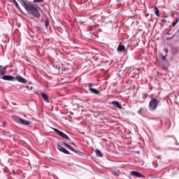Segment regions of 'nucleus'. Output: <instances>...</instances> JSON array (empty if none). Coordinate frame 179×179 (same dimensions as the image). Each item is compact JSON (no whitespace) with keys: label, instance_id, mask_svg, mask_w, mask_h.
<instances>
[{"label":"nucleus","instance_id":"1","mask_svg":"<svg viewBox=\"0 0 179 179\" xmlns=\"http://www.w3.org/2000/svg\"><path fill=\"white\" fill-rule=\"evenodd\" d=\"M18 1L22 6H23L24 9L31 16L32 19H40L41 14H40V11H38V9H37L36 6L27 1H24V0Z\"/></svg>","mask_w":179,"mask_h":179},{"label":"nucleus","instance_id":"2","mask_svg":"<svg viewBox=\"0 0 179 179\" xmlns=\"http://www.w3.org/2000/svg\"><path fill=\"white\" fill-rule=\"evenodd\" d=\"M159 104H160V100L151 96V100L148 104L150 111H156V110H157V107H159Z\"/></svg>","mask_w":179,"mask_h":179},{"label":"nucleus","instance_id":"3","mask_svg":"<svg viewBox=\"0 0 179 179\" xmlns=\"http://www.w3.org/2000/svg\"><path fill=\"white\" fill-rule=\"evenodd\" d=\"M52 129L55 132V134H57L61 138H63L64 139H68V141H71V138L68 135H66L65 133L61 131L59 129L52 127Z\"/></svg>","mask_w":179,"mask_h":179},{"label":"nucleus","instance_id":"4","mask_svg":"<svg viewBox=\"0 0 179 179\" xmlns=\"http://www.w3.org/2000/svg\"><path fill=\"white\" fill-rule=\"evenodd\" d=\"M130 176H131L132 177H136L137 178H145V175H143L136 171H131Z\"/></svg>","mask_w":179,"mask_h":179},{"label":"nucleus","instance_id":"5","mask_svg":"<svg viewBox=\"0 0 179 179\" xmlns=\"http://www.w3.org/2000/svg\"><path fill=\"white\" fill-rule=\"evenodd\" d=\"M15 80H17V82H19L20 83H23L24 85H27V83H29V81L19 76H17L15 78Z\"/></svg>","mask_w":179,"mask_h":179},{"label":"nucleus","instance_id":"6","mask_svg":"<svg viewBox=\"0 0 179 179\" xmlns=\"http://www.w3.org/2000/svg\"><path fill=\"white\" fill-rule=\"evenodd\" d=\"M61 145H63L64 146L67 148V149H69V150H71V152H74V153H79V151L75 150V148H73V147H72L71 145H69L65 142H61Z\"/></svg>","mask_w":179,"mask_h":179},{"label":"nucleus","instance_id":"7","mask_svg":"<svg viewBox=\"0 0 179 179\" xmlns=\"http://www.w3.org/2000/svg\"><path fill=\"white\" fill-rule=\"evenodd\" d=\"M57 149L58 150H59V152H62V153H64V155H71V152H69L68 150L62 147V145H61V143L57 145Z\"/></svg>","mask_w":179,"mask_h":179},{"label":"nucleus","instance_id":"8","mask_svg":"<svg viewBox=\"0 0 179 179\" xmlns=\"http://www.w3.org/2000/svg\"><path fill=\"white\" fill-rule=\"evenodd\" d=\"M110 104H113V106L116 107V108H119V110H122L123 108L122 106L121 105V103H120L118 101H113L110 102Z\"/></svg>","mask_w":179,"mask_h":179},{"label":"nucleus","instance_id":"9","mask_svg":"<svg viewBox=\"0 0 179 179\" xmlns=\"http://www.w3.org/2000/svg\"><path fill=\"white\" fill-rule=\"evenodd\" d=\"M92 86H93V84H90L89 86L91 93H93L94 94H100V92H99L96 88H92Z\"/></svg>","mask_w":179,"mask_h":179},{"label":"nucleus","instance_id":"10","mask_svg":"<svg viewBox=\"0 0 179 179\" xmlns=\"http://www.w3.org/2000/svg\"><path fill=\"white\" fill-rule=\"evenodd\" d=\"M2 79L3 80H15V77L12 76H3L2 77Z\"/></svg>","mask_w":179,"mask_h":179},{"label":"nucleus","instance_id":"11","mask_svg":"<svg viewBox=\"0 0 179 179\" xmlns=\"http://www.w3.org/2000/svg\"><path fill=\"white\" fill-rule=\"evenodd\" d=\"M41 96L43 99V100L45 101H46V103H50V99H48V95H47L46 94H45L43 92H41Z\"/></svg>","mask_w":179,"mask_h":179},{"label":"nucleus","instance_id":"12","mask_svg":"<svg viewBox=\"0 0 179 179\" xmlns=\"http://www.w3.org/2000/svg\"><path fill=\"white\" fill-rule=\"evenodd\" d=\"M20 124L21 125H30V121L26 120L23 118H21Z\"/></svg>","mask_w":179,"mask_h":179},{"label":"nucleus","instance_id":"13","mask_svg":"<svg viewBox=\"0 0 179 179\" xmlns=\"http://www.w3.org/2000/svg\"><path fill=\"white\" fill-rule=\"evenodd\" d=\"M95 153H96V155L97 156V157H103V152H101V151H100V150L96 149L95 150Z\"/></svg>","mask_w":179,"mask_h":179},{"label":"nucleus","instance_id":"14","mask_svg":"<svg viewBox=\"0 0 179 179\" xmlns=\"http://www.w3.org/2000/svg\"><path fill=\"white\" fill-rule=\"evenodd\" d=\"M117 51H125V46L124 45H119L117 47Z\"/></svg>","mask_w":179,"mask_h":179},{"label":"nucleus","instance_id":"15","mask_svg":"<svg viewBox=\"0 0 179 179\" xmlns=\"http://www.w3.org/2000/svg\"><path fill=\"white\" fill-rule=\"evenodd\" d=\"M21 120H22V117H14V121L15 122H17V124H20Z\"/></svg>","mask_w":179,"mask_h":179},{"label":"nucleus","instance_id":"16","mask_svg":"<svg viewBox=\"0 0 179 179\" xmlns=\"http://www.w3.org/2000/svg\"><path fill=\"white\" fill-rule=\"evenodd\" d=\"M13 3H14L15 8H17V9H19V8H20V6H19V3H17V1H16V0H11Z\"/></svg>","mask_w":179,"mask_h":179},{"label":"nucleus","instance_id":"17","mask_svg":"<svg viewBox=\"0 0 179 179\" xmlns=\"http://www.w3.org/2000/svg\"><path fill=\"white\" fill-rule=\"evenodd\" d=\"M44 23L46 29H48V26H50V21L48 20V18H46V20L44 21Z\"/></svg>","mask_w":179,"mask_h":179},{"label":"nucleus","instance_id":"18","mask_svg":"<svg viewBox=\"0 0 179 179\" xmlns=\"http://www.w3.org/2000/svg\"><path fill=\"white\" fill-rule=\"evenodd\" d=\"M155 13L156 16H157V17H160V15H159V8H157V7L155 8Z\"/></svg>","mask_w":179,"mask_h":179},{"label":"nucleus","instance_id":"19","mask_svg":"<svg viewBox=\"0 0 179 179\" xmlns=\"http://www.w3.org/2000/svg\"><path fill=\"white\" fill-rule=\"evenodd\" d=\"M159 57H160V58L162 59V61H166L167 55H162V54H159Z\"/></svg>","mask_w":179,"mask_h":179},{"label":"nucleus","instance_id":"20","mask_svg":"<svg viewBox=\"0 0 179 179\" xmlns=\"http://www.w3.org/2000/svg\"><path fill=\"white\" fill-rule=\"evenodd\" d=\"M6 71V69H0V75H1V76L5 75Z\"/></svg>","mask_w":179,"mask_h":179},{"label":"nucleus","instance_id":"21","mask_svg":"<svg viewBox=\"0 0 179 179\" xmlns=\"http://www.w3.org/2000/svg\"><path fill=\"white\" fill-rule=\"evenodd\" d=\"M178 22H179V17L176 20V21L172 23L173 27H175V26L177 24V23H178Z\"/></svg>","mask_w":179,"mask_h":179},{"label":"nucleus","instance_id":"22","mask_svg":"<svg viewBox=\"0 0 179 179\" xmlns=\"http://www.w3.org/2000/svg\"><path fill=\"white\" fill-rule=\"evenodd\" d=\"M44 1V0H34L33 2L34 3H36V2H38L39 3H41Z\"/></svg>","mask_w":179,"mask_h":179},{"label":"nucleus","instance_id":"23","mask_svg":"<svg viewBox=\"0 0 179 179\" xmlns=\"http://www.w3.org/2000/svg\"><path fill=\"white\" fill-rule=\"evenodd\" d=\"M148 97H149V95L148 94H144L143 95V99H148Z\"/></svg>","mask_w":179,"mask_h":179},{"label":"nucleus","instance_id":"24","mask_svg":"<svg viewBox=\"0 0 179 179\" xmlns=\"http://www.w3.org/2000/svg\"><path fill=\"white\" fill-rule=\"evenodd\" d=\"M54 67L55 68V69H58V70H59L61 68L59 67V65H55L54 66Z\"/></svg>","mask_w":179,"mask_h":179},{"label":"nucleus","instance_id":"25","mask_svg":"<svg viewBox=\"0 0 179 179\" xmlns=\"http://www.w3.org/2000/svg\"><path fill=\"white\" fill-rule=\"evenodd\" d=\"M164 52L166 53V55L169 53V50L168 49H164Z\"/></svg>","mask_w":179,"mask_h":179},{"label":"nucleus","instance_id":"26","mask_svg":"<svg viewBox=\"0 0 179 179\" xmlns=\"http://www.w3.org/2000/svg\"><path fill=\"white\" fill-rule=\"evenodd\" d=\"M142 113V108H141L139 110H138V114H141Z\"/></svg>","mask_w":179,"mask_h":179},{"label":"nucleus","instance_id":"27","mask_svg":"<svg viewBox=\"0 0 179 179\" xmlns=\"http://www.w3.org/2000/svg\"><path fill=\"white\" fill-rule=\"evenodd\" d=\"M135 153H136L137 155H141V151L137 150V151L135 152Z\"/></svg>","mask_w":179,"mask_h":179},{"label":"nucleus","instance_id":"28","mask_svg":"<svg viewBox=\"0 0 179 179\" xmlns=\"http://www.w3.org/2000/svg\"><path fill=\"white\" fill-rule=\"evenodd\" d=\"M115 176H116V177H119V175L117 173H115Z\"/></svg>","mask_w":179,"mask_h":179},{"label":"nucleus","instance_id":"29","mask_svg":"<svg viewBox=\"0 0 179 179\" xmlns=\"http://www.w3.org/2000/svg\"><path fill=\"white\" fill-rule=\"evenodd\" d=\"M71 115H73V113L72 112H70Z\"/></svg>","mask_w":179,"mask_h":179},{"label":"nucleus","instance_id":"30","mask_svg":"<svg viewBox=\"0 0 179 179\" xmlns=\"http://www.w3.org/2000/svg\"><path fill=\"white\" fill-rule=\"evenodd\" d=\"M109 23H113V22L112 21H109Z\"/></svg>","mask_w":179,"mask_h":179},{"label":"nucleus","instance_id":"31","mask_svg":"<svg viewBox=\"0 0 179 179\" xmlns=\"http://www.w3.org/2000/svg\"><path fill=\"white\" fill-rule=\"evenodd\" d=\"M0 68H2V66H0Z\"/></svg>","mask_w":179,"mask_h":179},{"label":"nucleus","instance_id":"32","mask_svg":"<svg viewBox=\"0 0 179 179\" xmlns=\"http://www.w3.org/2000/svg\"><path fill=\"white\" fill-rule=\"evenodd\" d=\"M176 143H177V140H176Z\"/></svg>","mask_w":179,"mask_h":179}]
</instances>
